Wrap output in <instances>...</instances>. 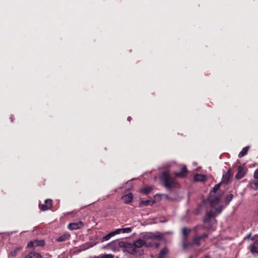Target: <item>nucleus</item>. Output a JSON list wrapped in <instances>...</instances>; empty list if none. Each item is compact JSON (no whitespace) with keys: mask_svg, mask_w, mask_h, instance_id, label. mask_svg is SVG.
<instances>
[{"mask_svg":"<svg viewBox=\"0 0 258 258\" xmlns=\"http://www.w3.org/2000/svg\"><path fill=\"white\" fill-rule=\"evenodd\" d=\"M160 180L163 182L164 185L168 189H171L176 186V180L170 176L167 171H164L160 176Z\"/></svg>","mask_w":258,"mask_h":258,"instance_id":"nucleus-1","label":"nucleus"},{"mask_svg":"<svg viewBox=\"0 0 258 258\" xmlns=\"http://www.w3.org/2000/svg\"><path fill=\"white\" fill-rule=\"evenodd\" d=\"M220 186V183L216 184L210 193L209 200L212 207H214L216 205L218 204L220 200V196L216 195V193Z\"/></svg>","mask_w":258,"mask_h":258,"instance_id":"nucleus-2","label":"nucleus"},{"mask_svg":"<svg viewBox=\"0 0 258 258\" xmlns=\"http://www.w3.org/2000/svg\"><path fill=\"white\" fill-rule=\"evenodd\" d=\"M118 245L123 249L124 251H126L131 254H135L138 252L137 250L135 249L133 243L120 241L119 242Z\"/></svg>","mask_w":258,"mask_h":258,"instance_id":"nucleus-3","label":"nucleus"},{"mask_svg":"<svg viewBox=\"0 0 258 258\" xmlns=\"http://www.w3.org/2000/svg\"><path fill=\"white\" fill-rule=\"evenodd\" d=\"M198 227L196 226L194 228V230L195 231V235L194 236L193 239H192V243L193 245H196L197 246H200L201 245V240H205V239H206L208 237V234L206 233H203L202 235H199L197 234V229Z\"/></svg>","mask_w":258,"mask_h":258,"instance_id":"nucleus-4","label":"nucleus"},{"mask_svg":"<svg viewBox=\"0 0 258 258\" xmlns=\"http://www.w3.org/2000/svg\"><path fill=\"white\" fill-rule=\"evenodd\" d=\"M45 244V242L43 240L36 239L33 241H30L27 244V248H33L37 246H43Z\"/></svg>","mask_w":258,"mask_h":258,"instance_id":"nucleus-5","label":"nucleus"},{"mask_svg":"<svg viewBox=\"0 0 258 258\" xmlns=\"http://www.w3.org/2000/svg\"><path fill=\"white\" fill-rule=\"evenodd\" d=\"M84 226V223L82 221L78 222H73L69 224L68 229L71 230H77L82 228Z\"/></svg>","mask_w":258,"mask_h":258,"instance_id":"nucleus-6","label":"nucleus"},{"mask_svg":"<svg viewBox=\"0 0 258 258\" xmlns=\"http://www.w3.org/2000/svg\"><path fill=\"white\" fill-rule=\"evenodd\" d=\"M52 206V201L50 199H47L45 201L44 204L39 205L40 208L42 211H46L51 209Z\"/></svg>","mask_w":258,"mask_h":258,"instance_id":"nucleus-7","label":"nucleus"},{"mask_svg":"<svg viewBox=\"0 0 258 258\" xmlns=\"http://www.w3.org/2000/svg\"><path fill=\"white\" fill-rule=\"evenodd\" d=\"M246 170L247 169H245L243 167L241 166H239L237 173L235 175V178L237 179L243 178L246 174Z\"/></svg>","mask_w":258,"mask_h":258,"instance_id":"nucleus-8","label":"nucleus"},{"mask_svg":"<svg viewBox=\"0 0 258 258\" xmlns=\"http://www.w3.org/2000/svg\"><path fill=\"white\" fill-rule=\"evenodd\" d=\"M254 179L250 182V185L253 188L258 189V168L253 174Z\"/></svg>","mask_w":258,"mask_h":258,"instance_id":"nucleus-9","label":"nucleus"},{"mask_svg":"<svg viewBox=\"0 0 258 258\" xmlns=\"http://www.w3.org/2000/svg\"><path fill=\"white\" fill-rule=\"evenodd\" d=\"M216 215V213L213 209L211 210L210 211L207 212L204 218V222L205 223L209 222L210 219L215 217Z\"/></svg>","mask_w":258,"mask_h":258,"instance_id":"nucleus-10","label":"nucleus"},{"mask_svg":"<svg viewBox=\"0 0 258 258\" xmlns=\"http://www.w3.org/2000/svg\"><path fill=\"white\" fill-rule=\"evenodd\" d=\"M188 172V170L185 166H183L181 168V171L180 172H175V175L176 177L184 178L187 175Z\"/></svg>","mask_w":258,"mask_h":258,"instance_id":"nucleus-11","label":"nucleus"},{"mask_svg":"<svg viewBox=\"0 0 258 258\" xmlns=\"http://www.w3.org/2000/svg\"><path fill=\"white\" fill-rule=\"evenodd\" d=\"M133 244L135 245V249L137 250L138 248H140L144 245L146 243L145 241L141 238H139L135 241Z\"/></svg>","mask_w":258,"mask_h":258,"instance_id":"nucleus-12","label":"nucleus"},{"mask_svg":"<svg viewBox=\"0 0 258 258\" xmlns=\"http://www.w3.org/2000/svg\"><path fill=\"white\" fill-rule=\"evenodd\" d=\"M231 177V173L230 171H228L224 174H223L222 177V181L224 183H228L230 182V179Z\"/></svg>","mask_w":258,"mask_h":258,"instance_id":"nucleus-13","label":"nucleus"},{"mask_svg":"<svg viewBox=\"0 0 258 258\" xmlns=\"http://www.w3.org/2000/svg\"><path fill=\"white\" fill-rule=\"evenodd\" d=\"M133 195L132 193H128L122 197V200L125 204H129L133 201Z\"/></svg>","mask_w":258,"mask_h":258,"instance_id":"nucleus-14","label":"nucleus"},{"mask_svg":"<svg viewBox=\"0 0 258 258\" xmlns=\"http://www.w3.org/2000/svg\"><path fill=\"white\" fill-rule=\"evenodd\" d=\"M71 237V235L69 233H64L56 239L57 242H62L69 240Z\"/></svg>","mask_w":258,"mask_h":258,"instance_id":"nucleus-15","label":"nucleus"},{"mask_svg":"<svg viewBox=\"0 0 258 258\" xmlns=\"http://www.w3.org/2000/svg\"><path fill=\"white\" fill-rule=\"evenodd\" d=\"M26 258H42L40 253L36 252H30L26 255Z\"/></svg>","mask_w":258,"mask_h":258,"instance_id":"nucleus-16","label":"nucleus"},{"mask_svg":"<svg viewBox=\"0 0 258 258\" xmlns=\"http://www.w3.org/2000/svg\"><path fill=\"white\" fill-rule=\"evenodd\" d=\"M154 203V201L150 200L141 201L139 202V207H142L144 206H148L149 205H153Z\"/></svg>","mask_w":258,"mask_h":258,"instance_id":"nucleus-17","label":"nucleus"},{"mask_svg":"<svg viewBox=\"0 0 258 258\" xmlns=\"http://www.w3.org/2000/svg\"><path fill=\"white\" fill-rule=\"evenodd\" d=\"M169 250L167 247H164L160 251L158 258H165V255L168 253Z\"/></svg>","mask_w":258,"mask_h":258,"instance_id":"nucleus-18","label":"nucleus"},{"mask_svg":"<svg viewBox=\"0 0 258 258\" xmlns=\"http://www.w3.org/2000/svg\"><path fill=\"white\" fill-rule=\"evenodd\" d=\"M190 232V229H188L185 227H184L182 229V234L183 235V239L186 240L188 235Z\"/></svg>","mask_w":258,"mask_h":258,"instance_id":"nucleus-19","label":"nucleus"},{"mask_svg":"<svg viewBox=\"0 0 258 258\" xmlns=\"http://www.w3.org/2000/svg\"><path fill=\"white\" fill-rule=\"evenodd\" d=\"M193 245L192 242L187 241L186 240L183 239L182 244L183 248L184 249H188Z\"/></svg>","mask_w":258,"mask_h":258,"instance_id":"nucleus-20","label":"nucleus"},{"mask_svg":"<svg viewBox=\"0 0 258 258\" xmlns=\"http://www.w3.org/2000/svg\"><path fill=\"white\" fill-rule=\"evenodd\" d=\"M248 149H249L248 146H246V147H245L244 148H243L242 149V150H241V151L239 153V154L238 155V157L239 158H241V157L245 156V155H246L248 152Z\"/></svg>","mask_w":258,"mask_h":258,"instance_id":"nucleus-21","label":"nucleus"},{"mask_svg":"<svg viewBox=\"0 0 258 258\" xmlns=\"http://www.w3.org/2000/svg\"><path fill=\"white\" fill-rule=\"evenodd\" d=\"M113 236H114V233H112V232H111L108 233V234H107L106 235L103 236L101 239V241L104 242L105 241H107Z\"/></svg>","mask_w":258,"mask_h":258,"instance_id":"nucleus-22","label":"nucleus"},{"mask_svg":"<svg viewBox=\"0 0 258 258\" xmlns=\"http://www.w3.org/2000/svg\"><path fill=\"white\" fill-rule=\"evenodd\" d=\"M152 188L151 187H146L141 189V191L142 192L147 195L150 193L152 190Z\"/></svg>","mask_w":258,"mask_h":258,"instance_id":"nucleus-23","label":"nucleus"},{"mask_svg":"<svg viewBox=\"0 0 258 258\" xmlns=\"http://www.w3.org/2000/svg\"><path fill=\"white\" fill-rule=\"evenodd\" d=\"M233 198V195L232 194L227 195L225 199V204L226 205L229 204L230 202L232 201Z\"/></svg>","mask_w":258,"mask_h":258,"instance_id":"nucleus-24","label":"nucleus"},{"mask_svg":"<svg viewBox=\"0 0 258 258\" xmlns=\"http://www.w3.org/2000/svg\"><path fill=\"white\" fill-rule=\"evenodd\" d=\"M22 249V247H16L14 250H13L12 251H11V254L12 255V256H15L17 253H18V252L20 250H21Z\"/></svg>","mask_w":258,"mask_h":258,"instance_id":"nucleus-25","label":"nucleus"},{"mask_svg":"<svg viewBox=\"0 0 258 258\" xmlns=\"http://www.w3.org/2000/svg\"><path fill=\"white\" fill-rule=\"evenodd\" d=\"M194 180L196 181H203L204 180L203 176L199 174L195 175Z\"/></svg>","mask_w":258,"mask_h":258,"instance_id":"nucleus-26","label":"nucleus"},{"mask_svg":"<svg viewBox=\"0 0 258 258\" xmlns=\"http://www.w3.org/2000/svg\"><path fill=\"white\" fill-rule=\"evenodd\" d=\"M121 233H128L131 232L132 229L131 227H127L124 228H121Z\"/></svg>","mask_w":258,"mask_h":258,"instance_id":"nucleus-27","label":"nucleus"},{"mask_svg":"<svg viewBox=\"0 0 258 258\" xmlns=\"http://www.w3.org/2000/svg\"><path fill=\"white\" fill-rule=\"evenodd\" d=\"M223 209V207L222 205H220L218 207L215 208L214 209V211L217 213H220Z\"/></svg>","mask_w":258,"mask_h":258,"instance_id":"nucleus-28","label":"nucleus"},{"mask_svg":"<svg viewBox=\"0 0 258 258\" xmlns=\"http://www.w3.org/2000/svg\"><path fill=\"white\" fill-rule=\"evenodd\" d=\"M149 238L152 239H161L162 236L160 235H156L154 234H151L149 236Z\"/></svg>","mask_w":258,"mask_h":258,"instance_id":"nucleus-29","label":"nucleus"},{"mask_svg":"<svg viewBox=\"0 0 258 258\" xmlns=\"http://www.w3.org/2000/svg\"><path fill=\"white\" fill-rule=\"evenodd\" d=\"M113 255L111 254H105L101 256V258H113Z\"/></svg>","mask_w":258,"mask_h":258,"instance_id":"nucleus-30","label":"nucleus"},{"mask_svg":"<svg viewBox=\"0 0 258 258\" xmlns=\"http://www.w3.org/2000/svg\"><path fill=\"white\" fill-rule=\"evenodd\" d=\"M112 233H114V236L115 235H116V234H119V233H121V228L120 229H117L115 231H112Z\"/></svg>","mask_w":258,"mask_h":258,"instance_id":"nucleus-31","label":"nucleus"},{"mask_svg":"<svg viewBox=\"0 0 258 258\" xmlns=\"http://www.w3.org/2000/svg\"><path fill=\"white\" fill-rule=\"evenodd\" d=\"M204 258H211L209 255H206Z\"/></svg>","mask_w":258,"mask_h":258,"instance_id":"nucleus-32","label":"nucleus"},{"mask_svg":"<svg viewBox=\"0 0 258 258\" xmlns=\"http://www.w3.org/2000/svg\"><path fill=\"white\" fill-rule=\"evenodd\" d=\"M250 236H251V234H250V233H249L248 235H247L246 236V237H245V238H249L250 237Z\"/></svg>","mask_w":258,"mask_h":258,"instance_id":"nucleus-33","label":"nucleus"},{"mask_svg":"<svg viewBox=\"0 0 258 258\" xmlns=\"http://www.w3.org/2000/svg\"><path fill=\"white\" fill-rule=\"evenodd\" d=\"M143 252V250L141 251V252L139 251V254H141L142 253V252Z\"/></svg>","mask_w":258,"mask_h":258,"instance_id":"nucleus-34","label":"nucleus"},{"mask_svg":"<svg viewBox=\"0 0 258 258\" xmlns=\"http://www.w3.org/2000/svg\"><path fill=\"white\" fill-rule=\"evenodd\" d=\"M91 258H100V257L99 256H95V257H91Z\"/></svg>","mask_w":258,"mask_h":258,"instance_id":"nucleus-35","label":"nucleus"},{"mask_svg":"<svg viewBox=\"0 0 258 258\" xmlns=\"http://www.w3.org/2000/svg\"><path fill=\"white\" fill-rule=\"evenodd\" d=\"M92 246V245H90L89 246H88V247H87V248L88 247H91ZM86 249V248H84V249Z\"/></svg>","mask_w":258,"mask_h":258,"instance_id":"nucleus-36","label":"nucleus"},{"mask_svg":"<svg viewBox=\"0 0 258 258\" xmlns=\"http://www.w3.org/2000/svg\"><path fill=\"white\" fill-rule=\"evenodd\" d=\"M131 118V117H128L127 118V119L129 120Z\"/></svg>","mask_w":258,"mask_h":258,"instance_id":"nucleus-37","label":"nucleus"}]
</instances>
